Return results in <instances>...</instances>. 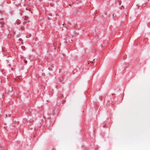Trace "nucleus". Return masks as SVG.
<instances>
[{
  "label": "nucleus",
  "instance_id": "nucleus-1",
  "mask_svg": "<svg viewBox=\"0 0 150 150\" xmlns=\"http://www.w3.org/2000/svg\"><path fill=\"white\" fill-rule=\"evenodd\" d=\"M16 23L18 24V25H19L20 24V22L19 21H18L17 23Z\"/></svg>",
  "mask_w": 150,
  "mask_h": 150
},
{
  "label": "nucleus",
  "instance_id": "nucleus-2",
  "mask_svg": "<svg viewBox=\"0 0 150 150\" xmlns=\"http://www.w3.org/2000/svg\"><path fill=\"white\" fill-rule=\"evenodd\" d=\"M31 36V34H29V37H30Z\"/></svg>",
  "mask_w": 150,
  "mask_h": 150
},
{
  "label": "nucleus",
  "instance_id": "nucleus-3",
  "mask_svg": "<svg viewBox=\"0 0 150 150\" xmlns=\"http://www.w3.org/2000/svg\"><path fill=\"white\" fill-rule=\"evenodd\" d=\"M25 63H26V61H25Z\"/></svg>",
  "mask_w": 150,
  "mask_h": 150
},
{
  "label": "nucleus",
  "instance_id": "nucleus-4",
  "mask_svg": "<svg viewBox=\"0 0 150 150\" xmlns=\"http://www.w3.org/2000/svg\"><path fill=\"white\" fill-rule=\"evenodd\" d=\"M26 37L27 38H28V36H26Z\"/></svg>",
  "mask_w": 150,
  "mask_h": 150
}]
</instances>
